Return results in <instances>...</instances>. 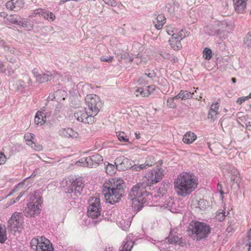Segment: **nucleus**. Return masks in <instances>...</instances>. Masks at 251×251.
<instances>
[{
  "label": "nucleus",
  "mask_w": 251,
  "mask_h": 251,
  "mask_svg": "<svg viewBox=\"0 0 251 251\" xmlns=\"http://www.w3.org/2000/svg\"><path fill=\"white\" fill-rule=\"evenodd\" d=\"M165 22L166 18L163 14L158 15L156 21L153 22L155 28L158 30L162 27Z\"/></svg>",
  "instance_id": "a878e982"
},
{
  "label": "nucleus",
  "mask_w": 251,
  "mask_h": 251,
  "mask_svg": "<svg viewBox=\"0 0 251 251\" xmlns=\"http://www.w3.org/2000/svg\"><path fill=\"white\" fill-rule=\"evenodd\" d=\"M3 48L6 51H8L12 53H15V50L12 47L9 46L8 45H5L4 46Z\"/></svg>",
  "instance_id": "5fc2aeb1"
},
{
  "label": "nucleus",
  "mask_w": 251,
  "mask_h": 251,
  "mask_svg": "<svg viewBox=\"0 0 251 251\" xmlns=\"http://www.w3.org/2000/svg\"><path fill=\"white\" fill-rule=\"evenodd\" d=\"M115 164L116 168L119 170H125L128 168H130L132 166L130 164V161L127 158L124 156H120L115 159Z\"/></svg>",
  "instance_id": "4468645a"
},
{
  "label": "nucleus",
  "mask_w": 251,
  "mask_h": 251,
  "mask_svg": "<svg viewBox=\"0 0 251 251\" xmlns=\"http://www.w3.org/2000/svg\"><path fill=\"white\" fill-rule=\"evenodd\" d=\"M23 80H19L17 82L18 89L19 90H22L25 88L28 89L32 88L31 79L27 75H25L23 77Z\"/></svg>",
  "instance_id": "412c9836"
},
{
  "label": "nucleus",
  "mask_w": 251,
  "mask_h": 251,
  "mask_svg": "<svg viewBox=\"0 0 251 251\" xmlns=\"http://www.w3.org/2000/svg\"><path fill=\"white\" fill-rule=\"evenodd\" d=\"M86 109L90 111L95 116L100 111L101 106V102L99 97L93 94L88 95L85 98Z\"/></svg>",
  "instance_id": "423d86ee"
},
{
  "label": "nucleus",
  "mask_w": 251,
  "mask_h": 251,
  "mask_svg": "<svg viewBox=\"0 0 251 251\" xmlns=\"http://www.w3.org/2000/svg\"><path fill=\"white\" fill-rule=\"evenodd\" d=\"M8 20L13 24H16L19 25L20 21H19V19L17 17H15L13 16H10L8 18Z\"/></svg>",
  "instance_id": "de8ad7c7"
},
{
  "label": "nucleus",
  "mask_w": 251,
  "mask_h": 251,
  "mask_svg": "<svg viewBox=\"0 0 251 251\" xmlns=\"http://www.w3.org/2000/svg\"><path fill=\"white\" fill-rule=\"evenodd\" d=\"M167 7H168V11L169 13H173L174 12V8L172 6H171L170 4H169L167 6Z\"/></svg>",
  "instance_id": "69168bd1"
},
{
  "label": "nucleus",
  "mask_w": 251,
  "mask_h": 251,
  "mask_svg": "<svg viewBox=\"0 0 251 251\" xmlns=\"http://www.w3.org/2000/svg\"><path fill=\"white\" fill-rule=\"evenodd\" d=\"M160 55L165 59H167L168 60L171 59V55L170 53L166 52H161L160 53Z\"/></svg>",
  "instance_id": "603ef678"
},
{
  "label": "nucleus",
  "mask_w": 251,
  "mask_h": 251,
  "mask_svg": "<svg viewBox=\"0 0 251 251\" xmlns=\"http://www.w3.org/2000/svg\"><path fill=\"white\" fill-rule=\"evenodd\" d=\"M94 116L85 108L83 109L77 110L74 113V117L78 121L88 124H92L95 122Z\"/></svg>",
  "instance_id": "9b49d317"
},
{
  "label": "nucleus",
  "mask_w": 251,
  "mask_h": 251,
  "mask_svg": "<svg viewBox=\"0 0 251 251\" xmlns=\"http://www.w3.org/2000/svg\"><path fill=\"white\" fill-rule=\"evenodd\" d=\"M14 0H11L6 2V6L7 9L18 11L24 6L25 2L24 0H17L15 2H14Z\"/></svg>",
  "instance_id": "6ab92c4d"
},
{
  "label": "nucleus",
  "mask_w": 251,
  "mask_h": 251,
  "mask_svg": "<svg viewBox=\"0 0 251 251\" xmlns=\"http://www.w3.org/2000/svg\"><path fill=\"white\" fill-rule=\"evenodd\" d=\"M180 40L177 39V37L172 34V37L169 39V42L172 49L175 50H178L182 48Z\"/></svg>",
  "instance_id": "b1692460"
},
{
  "label": "nucleus",
  "mask_w": 251,
  "mask_h": 251,
  "mask_svg": "<svg viewBox=\"0 0 251 251\" xmlns=\"http://www.w3.org/2000/svg\"><path fill=\"white\" fill-rule=\"evenodd\" d=\"M188 34H189L185 30L181 29L178 32H176V34H174V35L177 37V39L181 40L182 39L187 36Z\"/></svg>",
  "instance_id": "e433bc0d"
},
{
  "label": "nucleus",
  "mask_w": 251,
  "mask_h": 251,
  "mask_svg": "<svg viewBox=\"0 0 251 251\" xmlns=\"http://www.w3.org/2000/svg\"><path fill=\"white\" fill-rule=\"evenodd\" d=\"M173 62H176L178 61L177 57L174 56L173 55H171V59H170Z\"/></svg>",
  "instance_id": "774afa93"
},
{
  "label": "nucleus",
  "mask_w": 251,
  "mask_h": 251,
  "mask_svg": "<svg viewBox=\"0 0 251 251\" xmlns=\"http://www.w3.org/2000/svg\"><path fill=\"white\" fill-rule=\"evenodd\" d=\"M42 16L49 21H53L55 19V15L52 12L43 10Z\"/></svg>",
  "instance_id": "c756f323"
},
{
  "label": "nucleus",
  "mask_w": 251,
  "mask_h": 251,
  "mask_svg": "<svg viewBox=\"0 0 251 251\" xmlns=\"http://www.w3.org/2000/svg\"><path fill=\"white\" fill-rule=\"evenodd\" d=\"M157 168L151 171L148 175V177L146 178V182L151 186V184L156 183L162 178L163 176V170L158 165Z\"/></svg>",
  "instance_id": "f8f14e48"
},
{
  "label": "nucleus",
  "mask_w": 251,
  "mask_h": 251,
  "mask_svg": "<svg viewBox=\"0 0 251 251\" xmlns=\"http://www.w3.org/2000/svg\"><path fill=\"white\" fill-rule=\"evenodd\" d=\"M64 108V106L61 103H59L56 105L55 107V110L60 112Z\"/></svg>",
  "instance_id": "052dcab7"
},
{
  "label": "nucleus",
  "mask_w": 251,
  "mask_h": 251,
  "mask_svg": "<svg viewBox=\"0 0 251 251\" xmlns=\"http://www.w3.org/2000/svg\"><path fill=\"white\" fill-rule=\"evenodd\" d=\"M121 58L123 59H128V61L129 62H131L133 61V58L130 56L128 53H125L123 54L121 56Z\"/></svg>",
  "instance_id": "8fccbe9b"
},
{
  "label": "nucleus",
  "mask_w": 251,
  "mask_h": 251,
  "mask_svg": "<svg viewBox=\"0 0 251 251\" xmlns=\"http://www.w3.org/2000/svg\"><path fill=\"white\" fill-rule=\"evenodd\" d=\"M103 161L101 155L95 154L87 157H83L76 162V165L88 167H96Z\"/></svg>",
  "instance_id": "6e6552de"
},
{
  "label": "nucleus",
  "mask_w": 251,
  "mask_h": 251,
  "mask_svg": "<svg viewBox=\"0 0 251 251\" xmlns=\"http://www.w3.org/2000/svg\"><path fill=\"white\" fill-rule=\"evenodd\" d=\"M6 228L4 226L0 225V243H3L6 240Z\"/></svg>",
  "instance_id": "7c9ffc66"
},
{
  "label": "nucleus",
  "mask_w": 251,
  "mask_h": 251,
  "mask_svg": "<svg viewBox=\"0 0 251 251\" xmlns=\"http://www.w3.org/2000/svg\"><path fill=\"white\" fill-rule=\"evenodd\" d=\"M145 75L147 76L148 77L152 78L156 76V73L154 72V71H151L150 73H146L145 74Z\"/></svg>",
  "instance_id": "13d9d810"
},
{
  "label": "nucleus",
  "mask_w": 251,
  "mask_h": 251,
  "mask_svg": "<svg viewBox=\"0 0 251 251\" xmlns=\"http://www.w3.org/2000/svg\"><path fill=\"white\" fill-rule=\"evenodd\" d=\"M30 146L32 149H34L37 151H40L42 150V146L39 144H36L33 142H31V143H27Z\"/></svg>",
  "instance_id": "a19ab883"
},
{
  "label": "nucleus",
  "mask_w": 251,
  "mask_h": 251,
  "mask_svg": "<svg viewBox=\"0 0 251 251\" xmlns=\"http://www.w3.org/2000/svg\"><path fill=\"white\" fill-rule=\"evenodd\" d=\"M89 203L88 216L92 219L98 218L100 215V199L97 197L91 198Z\"/></svg>",
  "instance_id": "1a4fd4ad"
},
{
  "label": "nucleus",
  "mask_w": 251,
  "mask_h": 251,
  "mask_svg": "<svg viewBox=\"0 0 251 251\" xmlns=\"http://www.w3.org/2000/svg\"><path fill=\"white\" fill-rule=\"evenodd\" d=\"M176 29H172L171 27H168L167 29V32L168 34L172 36L173 34H176Z\"/></svg>",
  "instance_id": "bf43d9fd"
},
{
  "label": "nucleus",
  "mask_w": 251,
  "mask_h": 251,
  "mask_svg": "<svg viewBox=\"0 0 251 251\" xmlns=\"http://www.w3.org/2000/svg\"><path fill=\"white\" fill-rule=\"evenodd\" d=\"M23 223V216L22 214L18 212L13 213L8 221V224L10 230L14 232L19 231Z\"/></svg>",
  "instance_id": "ddd939ff"
},
{
  "label": "nucleus",
  "mask_w": 251,
  "mask_h": 251,
  "mask_svg": "<svg viewBox=\"0 0 251 251\" xmlns=\"http://www.w3.org/2000/svg\"><path fill=\"white\" fill-rule=\"evenodd\" d=\"M190 226L192 236L197 240L206 238L210 231V227L208 225L200 222H194Z\"/></svg>",
  "instance_id": "20e7f679"
},
{
  "label": "nucleus",
  "mask_w": 251,
  "mask_h": 251,
  "mask_svg": "<svg viewBox=\"0 0 251 251\" xmlns=\"http://www.w3.org/2000/svg\"><path fill=\"white\" fill-rule=\"evenodd\" d=\"M25 181H24V182H21V183H19L16 188H15V189H17V190H18V189H21V188H23L24 186V185H25Z\"/></svg>",
  "instance_id": "0e129e2a"
},
{
  "label": "nucleus",
  "mask_w": 251,
  "mask_h": 251,
  "mask_svg": "<svg viewBox=\"0 0 251 251\" xmlns=\"http://www.w3.org/2000/svg\"><path fill=\"white\" fill-rule=\"evenodd\" d=\"M203 57L206 60H209L212 57V51L207 48H205L203 51Z\"/></svg>",
  "instance_id": "58836bf2"
},
{
  "label": "nucleus",
  "mask_w": 251,
  "mask_h": 251,
  "mask_svg": "<svg viewBox=\"0 0 251 251\" xmlns=\"http://www.w3.org/2000/svg\"><path fill=\"white\" fill-rule=\"evenodd\" d=\"M176 99L175 97L170 98L167 100V104L170 108H175L176 106V103L174 102V100Z\"/></svg>",
  "instance_id": "37998d69"
},
{
  "label": "nucleus",
  "mask_w": 251,
  "mask_h": 251,
  "mask_svg": "<svg viewBox=\"0 0 251 251\" xmlns=\"http://www.w3.org/2000/svg\"><path fill=\"white\" fill-rule=\"evenodd\" d=\"M104 2L111 6H115L116 5V2L115 0H102Z\"/></svg>",
  "instance_id": "6e6d98bb"
},
{
  "label": "nucleus",
  "mask_w": 251,
  "mask_h": 251,
  "mask_svg": "<svg viewBox=\"0 0 251 251\" xmlns=\"http://www.w3.org/2000/svg\"><path fill=\"white\" fill-rule=\"evenodd\" d=\"M58 134L60 136L67 138H76L78 136L76 131L70 127L61 128L58 131Z\"/></svg>",
  "instance_id": "a211bd4d"
},
{
  "label": "nucleus",
  "mask_w": 251,
  "mask_h": 251,
  "mask_svg": "<svg viewBox=\"0 0 251 251\" xmlns=\"http://www.w3.org/2000/svg\"><path fill=\"white\" fill-rule=\"evenodd\" d=\"M118 139L121 142H128L129 139L126 134L124 132H118L116 133Z\"/></svg>",
  "instance_id": "72a5a7b5"
},
{
  "label": "nucleus",
  "mask_w": 251,
  "mask_h": 251,
  "mask_svg": "<svg viewBox=\"0 0 251 251\" xmlns=\"http://www.w3.org/2000/svg\"><path fill=\"white\" fill-rule=\"evenodd\" d=\"M229 214V211H228L227 212H224L223 210H220L216 215V219L219 221H222L225 219L226 217L228 216Z\"/></svg>",
  "instance_id": "473e14b6"
},
{
  "label": "nucleus",
  "mask_w": 251,
  "mask_h": 251,
  "mask_svg": "<svg viewBox=\"0 0 251 251\" xmlns=\"http://www.w3.org/2000/svg\"><path fill=\"white\" fill-rule=\"evenodd\" d=\"M67 92L63 90H58L53 93L50 94L48 99L51 100H55L57 101H61L65 100L67 97Z\"/></svg>",
  "instance_id": "aec40b11"
},
{
  "label": "nucleus",
  "mask_w": 251,
  "mask_h": 251,
  "mask_svg": "<svg viewBox=\"0 0 251 251\" xmlns=\"http://www.w3.org/2000/svg\"><path fill=\"white\" fill-rule=\"evenodd\" d=\"M150 90H145L144 91L142 88H139L137 89L136 91V92L137 93L136 94V96H138V93H140V94L142 97H146L150 95Z\"/></svg>",
  "instance_id": "ea45409f"
},
{
  "label": "nucleus",
  "mask_w": 251,
  "mask_h": 251,
  "mask_svg": "<svg viewBox=\"0 0 251 251\" xmlns=\"http://www.w3.org/2000/svg\"><path fill=\"white\" fill-rule=\"evenodd\" d=\"M113 56H109L108 57L106 58L104 56H101L100 57V60L101 61H105L107 62H111L113 60Z\"/></svg>",
  "instance_id": "864d4df0"
},
{
  "label": "nucleus",
  "mask_w": 251,
  "mask_h": 251,
  "mask_svg": "<svg viewBox=\"0 0 251 251\" xmlns=\"http://www.w3.org/2000/svg\"><path fill=\"white\" fill-rule=\"evenodd\" d=\"M51 115L50 111H46L44 110L42 111H38L35 116L34 121L37 125H43L47 121V119Z\"/></svg>",
  "instance_id": "2eb2a0df"
},
{
  "label": "nucleus",
  "mask_w": 251,
  "mask_h": 251,
  "mask_svg": "<svg viewBox=\"0 0 251 251\" xmlns=\"http://www.w3.org/2000/svg\"><path fill=\"white\" fill-rule=\"evenodd\" d=\"M233 6L236 12L243 13L246 9V2L244 0H233Z\"/></svg>",
  "instance_id": "5701e85b"
},
{
  "label": "nucleus",
  "mask_w": 251,
  "mask_h": 251,
  "mask_svg": "<svg viewBox=\"0 0 251 251\" xmlns=\"http://www.w3.org/2000/svg\"><path fill=\"white\" fill-rule=\"evenodd\" d=\"M238 122L239 123L243 122L244 124H245V126L247 127H248L249 126H251V122L250 121L248 122L246 120V117L245 116L240 117L239 120H238Z\"/></svg>",
  "instance_id": "49530a36"
},
{
  "label": "nucleus",
  "mask_w": 251,
  "mask_h": 251,
  "mask_svg": "<svg viewBox=\"0 0 251 251\" xmlns=\"http://www.w3.org/2000/svg\"><path fill=\"white\" fill-rule=\"evenodd\" d=\"M34 135L33 133H28L25 134L24 136V138L25 139L26 142H28V143H31L32 141V139L34 138Z\"/></svg>",
  "instance_id": "a18cd8bd"
},
{
  "label": "nucleus",
  "mask_w": 251,
  "mask_h": 251,
  "mask_svg": "<svg viewBox=\"0 0 251 251\" xmlns=\"http://www.w3.org/2000/svg\"><path fill=\"white\" fill-rule=\"evenodd\" d=\"M171 244H177L179 242V238L174 235L172 231H171L169 236L166 239Z\"/></svg>",
  "instance_id": "c85d7f7f"
},
{
  "label": "nucleus",
  "mask_w": 251,
  "mask_h": 251,
  "mask_svg": "<svg viewBox=\"0 0 251 251\" xmlns=\"http://www.w3.org/2000/svg\"><path fill=\"white\" fill-rule=\"evenodd\" d=\"M244 46L245 48L251 47V34L244 39Z\"/></svg>",
  "instance_id": "79ce46f5"
},
{
  "label": "nucleus",
  "mask_w": 251,
  "mask_h": 251,
  "mask_svg": "<svg viewBox=\"0 0 251 251\" xmlns=\"http://www.w3.org/2000/svg\"><path fill=\"white\" fill-rule=\"evenodd\" d=\"M84 186V184L81 178L73 179L67 192L71 195V196L73 199H75L76 197L80 195Z\"/></svg>",
  "instance_id": "9d476101"
},
{
  "label": "nucleus",
  "mask_w": 251,
  "mask_h": 251,
  "mask_svg": "<svg viewBox=\"0 0 251 251\" xmlns=\"http://www.w3.org/2000/svg\"><path fill=\"white\" fill-rule=\"evenodd\" d=\"M198 180L192 174L183 173L175 180V188L177 194L183 197L190 194L198 187Z\"/></svg>",
  "instance_id": "7ed1b4c3"
},
{
  "label": "nucleus",
  "mask_w": 251,
  "mask_h": 251,
  "mask_svg": "<svg viewBox=\"0 0 251 251\" xmlns=\"http://www.w3.org/2000/svg\"><path fill=\"white\" fill-rule=\"evenodd\" d=\"M32 73L34 77H35L36 79L37 78V76H39L40 75V74L38 73L37 70L35 68L32 70Z\"/></svg>",
  "instance_id": "e2e57ef3"
},
{
  "label": "nucleus",
  "mask_w": 251,
  "mask_h": 251,
  "mask_svg": "<svg viewBox=\"0 0 251 251\" xmlns=\"http://www.w3.org/2000/svg\"><path fill=\"white\" fill-rule=\"evenodd\" d=\"M55 77H56L57 79L58 78V74L54 72L52 73L49 71H47L45 73L40 74L39 76H37L36 81L39 83H42L50 81Z\"/></svg>",
  "instance_id": "f3484780"
},
{
  "label": "nucleus",
  "mask_w": 251,
  "mask_h": 251,
  "mask_svg": "<svg viewBox=\"0 0 251 251\" xmlns=\"http://www.w3.org/2000/svg\"><path fill=\"white\" fill-rule=\"evenodd\" d=\"M124 181L120 178L106 180L102 187L106 202L110 204L119 202L124 193Z\"/></svg>",
  "instance_id": "f03ea898"
},
{
  "label": "nucleus",
  "mask_w": 251,
  "mask_h": 251,
  "mask_svg": "<svg viewBox=\"0 0 251 251\" xmlns=\"http://www.w3.org/2000/svg\"><path fill=\"white\" fill-rule=\"evenodd\" d=\"M6 71L4 64L0 61V72L5 73Z\"/></svg>",
  "instance_id": "680f3d73"
},
{
  "label": "nucleus",
  "mask_w": 251,
  "mask_h": 251,
  "mask_svg": "<svg viewBox=\"0 0 251 251\" xmlns=\"http://www.w3.org/2000/svg\"><path fill=\"white\" fill-rule=\"evenodd\" d=\"M219 27L220 29L221 34L223 31L227 32H231L234 28V25L231 23H228L226 21L220 22L219 21Z\"/></svg>",
  "instance_id": "393cba45"
},
{
  "label": "nucleus",
  "mask_w": 251,
  "mask_h": 251,
  "mask_svg": "<svg viewBox=\"0 0 251 251\" xmlns=\"http://www.w3.org/2000/svg\"><path fill=\"white\" fill-rule=\"evenodd\" d=\"M150 186L144 180L142 183H138L129 192L128 199L131 202V206L135 210H139L143 205L152 199V195L148 191Z\"/></svg>",
  "instance_id": "f257e3e1"
},
{
  "label": "nucleus",
  "mask_w": 251,
  "mask_h": 251,
  "mask_svg": "<svg viewBox=\"0 0 251 251\" xmlns=\"http://www.w3.org/2000/svg\"><path fill=\"white\" fill-rule=\"evenodd\" d=\"M148 89L147 90H150V94L151 92H152L154 90V86L153 85L152 86H150L147 87Z\"/></svg>",
  "instance_id": "338daca9"
},
{
  "label": "nucleus",
  "mask_w": 251,
  "mask_h": 251,
  "mask_svg": "<svg viewBox=\"0 0 251 251\" xmlns=\"http://www.w3.org/2000/svg\"><path fill=\"white\" fill-rule=\"evenodd\" d=\"M219 104L218 102H215L211 104L208 114V119L212 121H214L217 119V115L219 114Z\"/></svg>",
  "instance_id": "4be33fe9"
},
{
  "label": "nucleus",
  "mask_w": 251,
  "mask_h": 251,
  "mask_svg": "<svg viewBox=\"0 0 251 251\" xmlns=\"http://www.w3.org/2000/svg\"><path fill=\"white\" fill-rule=\"evenodd\" d=\"M133 244L132 241H124V245L121 247L120 251H130L133 247Z\"/></svg>",
  "instance_id": "2f4dec72"
},
{
  "label": "nucleus",
  "mask_w": 251,
  "mask_h": 251,
  "mask_svg": "<svg viewBox=\"0 0 251 251\" xmlns=\"http://www.w3.org/2000/svg\"><path fill=\"white\" fill-rule=\"evenodd\" d=\"M6 157L3 153H0V165L3 164L5 163Z\"/></svg>",
  "instance_id": "4d7b16f0"
},
{
  "label": "nucleus",
  "mask_w": 251,
  "mask_h": 251,
  "mask_svg": "<svg viewBox=\"0 0 251 251\" xmlns=\"http://www.w3.org/2000/svg\"><path fill=\"white\" fill-rule=\"evenodd\" d=\"M116 168L114 165L111 164H108L106 167L105 171L106 173L109 175H112L116 172Z\"/></svg>",
  "instance_id": "4c0bfd02"
},
{
  "label": "nucleus",
  "mask_w": 251,
  "mask_h": 251,
  "mask_svg": "<svg viewBox=\"0 0 251 251\" xmlns=\"http://www.w3.org/2000/svg\"><path fill=\"white\" fill-rule=\"evenodd\" d=\"M43 9L42 8H39V9H36L35 10H34L33 12L31 14V15H30V17H36L37 15H42V13H43Z\"/></svg>",
  "instance_id": "c03bdc74"
},
{
  "label": "nucleus",
  "mask_w": 251,
  "mask_h": 251,
  "mask_svg": "<svg viewBox=\"0 0 251 251\" xmlns=\"http://www.w3.org/2000/svg\"><path fill=\"white\" fill-rule=\"evenodd\" d=\"M19 25L21 26L22 27H25V28H28L29 26L30 28H32L31 25L28 24V22L26 21V20H24V21H20V23L19 24Z\"/></svg>",
  "instance_id": "09e8293b"
},
{
  "label": "nucleus",
  "mask_w": 251,
  "mask_h": 251,
  "mask_svg": "<svg viewBox=\"0 0 251 251\" xmlns=\"http://www.w3.org/2000/svg\"><path fill=\"white\" fill-rule=\"evenodd\" d=\"M248 100V97H242L237 99L236 100V103L238 105H241L243 103H244L245 101Z\"/></svg>",
  "instance_id": "3c124183"
},
{
  "label": "nucleus",
  "mask_w": 251,
  "mask_h": 251,
  "mask_svg": "<svg viewBox=\"0 0 251 251\" xmlns=\"http://www.w3.org/2000/svg\"><path fill=\"white\" fill-rule=\"evenodd\" d=\"M156 163V160L153 156H148L146 158V161L145 162V166L148 168L152 166Z\"/></svg>",
  "instance_id": "c9c22d12"
},
{
  "label": "nucleus",
  "mask_w": 251,
  "mask_h": 251,
  "mask_svg": "<svg viewBox=\"0 0 251 251\" xmlns=\"http://www.w3.org/2000/svg\"><path fill=\"white\" fill-rule=\"evenodd\" d=\"M197 139V136L194 133L187 132L183 137V141L184 143L190 144L192 143Z\"/></svg>",
  "instance_id": "cd10ccee"
},
{
  "label": "nucleus",
  "mask_w": 251,
  "mask_h": 251,
  "mask_svg": "<svg viewBox=\"0 0 251 251\" xmlns=\"http://www.w3.org/2000/svg\"><path fill=\"white\" fill-rule=\"evenodd\" d=\"M193 95V93H192L186 90H181L180 92L175 96V98L177 100L181 99V100H185L192 98Z\"/></svg>",
  "instance_id": "bb28decb"
},
{
  "label": "nucleus",
  "mask_w": 251,
  "mask_h": 251,
  "mask_svg": "<svg viewBox=\"0 0 251 251\" xmlns=\"http://www.w3.org/2000/svg\"><path fill=\"white\" fill-rule=\"evenodd\" d=\"M147 168L145 163L142 164H134L131 167V170L133 171H141L147 169Z\"/></svg>",
  "instance_id": "f704fd0d"
},
{
  "label": "nucleus",
  "mask_w": 251,
  "mask_h": 251,
  "mask_svg": "<svg viewBox=\"0 0 251 251\" xmlns=\"http://www.w3.org/2000/svg\"><path fill=\"white\" fill-rule=\"evenodd\" d=\"M219 25V21L215 22L205 27L204 31L206 33L211 36L221 35Z\"/></svg>",
  "instance_id": "dca6fc26"
},
{
  "label": "nucleus",
  "mask_w": 251,
  "mask_h": 251,
  "mask_svg": "<svg viewBox=\"0 0 251 251\" xmlns=\"http://www.w3.org/2000/svg\"><path fill=\"white\" fill-rule=\"evenodd\" d=\"M31 248L33 251H53V248L50 245V241L45 237H41L39 241L37 238H33L30 242Z\"/></svg>",
  "instance_id": "0eeeda50"
},
{
  "label": "nucleus",
  "mask_w": 251,
  "mask_h": 251,
  "mask_svg": "<svg viewBox=\"0 0 251 251\" xmlns=\"http://www.w3.org/2000/svg\"><path fill=\"white\" fill-rule=\"evenodd\" d=\"M30 201L27 204V208L25 213L27 216L35 217L40 213V207L41 204V198L39 195L32 194L29 195Z\"/></svg>",
  "instance_id": "39448f33"
}]
</instances>
